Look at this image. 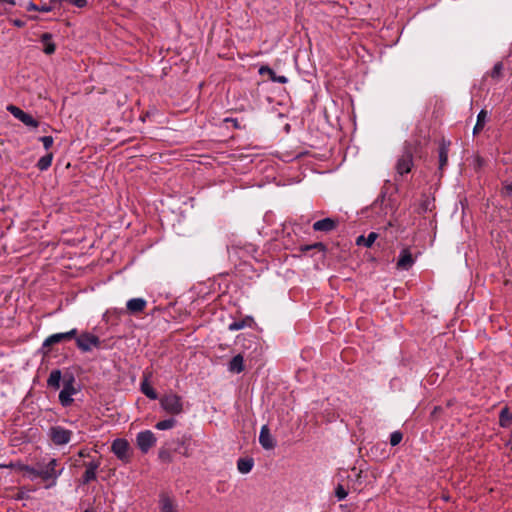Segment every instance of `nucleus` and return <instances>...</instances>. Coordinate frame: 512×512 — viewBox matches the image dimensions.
<instances>
[{"label":"nucleus","instance_id":"obj_1","mask_svg":"<svg viewBox=\"0 0 512 512\" xmlns=\"http://www.w3.org/2000/svg\"><path fill=\"white\" fill-rule=\"evenodd\" d=\"M159 403L161 408L171 415H180L184 411L182 397L173 392L164 394Z\"/></svg>","mask_w":512,"mask_h":512},{"label":"nucleus","instance_id":"obj_2","mask_svg":"<svg viewBox=\"0 0 512 512\" xmlns=\"http://www.w3.org/2000/svg\"><path fill=\"white\" fill-rule=\"evenodd\" d=\"M413 166V152L409 146H405L395 165L396 176L394 180L399 181L400 178L411 172Z\"/></svg>","mask_w":512,"mask_h":512},{"label":"nucleus","instance_id":"obj_3","mask_svg":"<svg viewBox=\"0 0 512 512\" xmlns=\"http://www.w3.org/2000/svg\"><path fill=\"white\" fill-rule=\"evenodd\" d=\"M57 459H51L44 467L41 468V479L49 482L45 488L49 489L56 485L58 477L62 474L64 468L57 469Z\"/></svg>","mask_w":512,"mask_h":512},{"label":"nucleus","instance_id":"obj_4","mask_svg":"<svg viewBox=\"0 0 512 512\" xmlns=\"http://www.w3.org/2000/svg\"><path fill=\"white\" fill-rule=\"evenodd\" d=\"M73 432L62 426H51L48 431V437L55 446H64L71 441Z\"/></svg>","mask_w":512,"mask_h":512},{"label":"nucleus","instance_id":"obj_5","mask_svg":"<svg viewBox=\"0 0 512 512\" xmlns=\"http://www.w3.org/2000/svg\"><path fill=\"white\" fill-rule=\"evenodd\" d=\"M111 451L122 462L128 463L131 460V449L128 441L123 438H117L112 442Z\"/></svg>","mask_w":512,"mask_h":512},{"label":"nucleus","instance_id":"obj_6","mask_svg":"<svg viewBox=\"0 0 512 512\" xmlns=\"http://www.w3.org/2000/svg\"><path fill=\"white\" fill-rule=\"evenodd\" d=\"M77 347L83 352H90L94 347H100L101 341L98 336L85 332L75 337Z\"/></svg>","mask_w":512,"mask_h":512},{"label":"nucleus","instance_id":"obj_7","mask_svg":"<svg viewBox=\"0 0 512 512\" xmlns=\"http://www.w3.org/2000/svg\"><path fill=\"white\" fill-rule=\"evenodd\" d=\"M73 384V376H70L68 380H64L63 389L59 393V402L63 407H68L73 403L72 395L76 394V389Z\"/></svg>","mask_w":512,"mask_h":512},{"label":"nucleus","instance_id":"obj_8","mask_svg":"<svg viewBox=\"0 0 512 512\" xmlns=\"http://www.w3.org/2000/svg\"><path fill=\"white\" fill-rule=\"evenodd\" d=\"M136 442L143 453H147L156 443V437L150 430H144L137 434Z\"/></svg>","mask_w":512,"mask_h":512},{"label":"nucleus","instance_id":"obj_9","mask_svg":"<svg viewBox=\"0 0 512 512\" xmlns=\"http://www.w3.org/2000/svg\"><path fill=\"white\" fill-rule=\"evenodd\" d=\"M7 110L19 121L29 127L36 128L39 125V122L32 117V115L24 112L17 106L9 105Z\"/></svg>","mask_w":512,"mask_h":512},{"label":"nucleus","instance_id":"obj_10","mask_svg":"<svg viewBox=\"0 0 512 512\" xmlns=\"http://www.w3.org/2000/svg\"><path fill=\"white\" fill-rule=\"evenodd\" d=\"M100 460H92L90 462H85L84 466L86 470L80 479V484L87 485L90 482L96 480L97 478V470L100 467Z\"/></svg>","mask_w":512,"mask_h":512},{"label":"nucleus","instance_id":"obj_11","mask_svg":"<svg viewBox=\"0 0 512 512\" xmlns=\"http://www.w3.org/2000/svg\"><path fill=\"white\" fill-rule=\"evenodd\" d=\"M77 333H78L77 329L74 328L68 332L52 334L49 337H47L45 339V341L43 342V348L50 347V346L60 343L62 341L71 340L77 336Z\"/></svg>","mask_w":512,"mask_h":512},{"label":"nucleus","instance_id":"obj_12","mask_svg":"<svg viewBox=\"0 0 512 512\" xmlns=\"http://www.w3.org/2000/svg\"><path fill=\"white\" fill-rule=\"evenodd\" d=\"M259 443L265 450H272L276 446V441L270 433L268 425H263L259 434Z\"/></svg>","mask_w":512,"mask_h":512},{"label":"nucleus","instance_id":"obj_13","mask_svg":"<svg viewBox=\"0 0 512 512\" xmlns=\"http://www.w3.org/2000/svg\"><path fill=\"white\" fill-rule=\"evenodd\" d=\"M413 264L414 259L409 249H402L398 257L397 268L402 270H409Z\"/></svg>","mask_w":512,"mask_h":512},{"label":"nucleus","instance_id":"obj_14","mask_svg":"<svg viewBox=\"0 0 512 512\" xmlns=\"http://www.w3.org/2000/svg\"><path fill=\"white\" fill-rule=\"evenodd\" d=\"M147 301L143 298H132L127 301L126 308L130 314H138L144 311Z\"/></svg>","mask_w":512,"mask_h":512},{"label":"nucleus","instance_id":"obj_15","mask_svg":"<svg viewBox=\"0 0 512 512\" xmlns=\"http://www.w3.org/2000/svg\"><path fill=\"white\" fill-rule=\"evenodd\" d=\"M338 222L332 218H324L313 224L314 231L330 232L337 227Z\"/></svg>","mask_w":512,"mask_h":512},{"label":"nucleus","instance_id":"obj_16","mask_svg":"<svg viewBox=\"0 0 512 512\" xmlns=\"http://www.w3.org/2000/svg\"><path fill=\"white\" fill-rule=\"evenodd\" d=\"M245 370L244 358L241 354L234 356L228 363V371L239 374Z\"/></svg>","mask_w":512,"mask_h":512},{"label":"nucleus","instance_id":"obj_17","mask_svg":"<svg viewBox=\"0 0 512 512\" xmlns=\"http://www.w3.org/2000/svg\"><path fill=\"white\" fill-rule=\"evenodd\" d=\"M259 74L268 75L270 80L273 82L285 84L288 82V78L284 75H277L273 69L269 66H261L259 69Z\"/></svg>","mask_w":512,"mask_h":512},{"label":"nucleus","instance_id":"obj_18","mask_svg":"<svg viewBox=\"0 0 512 512\" xmlns=\"http://www.w3.org/2000/svg\"><path fill=\"white\" fill-rule=\"evenodd\" d=\"M52 34L51 33H44L41 35V42L43 44V52L47 55H52L56 50V45L52 41Z\"/></svg>","mask_w":512,"mask_h":512},{"label":"nucleus","instance_id":"obj_19","mask_svg":"<svg viewBox=\"0 0 512 512\" xmlns=\"http://www.w3.org/2000/svg\"><path fill=\"white\" fill-rule=\"evenodd\" d=\"M62 373L59 369H54L50 372V375L47 379L48 387L58 390L60 388Z\"/></svg>","mask_w":512,"mask_h":512},{"label":"nucleus","instance_id":"obj_20","mask_svg":"<svg viewBox=\"0 0 512 512\" xmlns=\"http://www.w3.org/2000/svg\"><path fill=\"white\" fill-rule=\"evenodd\" d=\"M487 119H488V113L486 110L482 109L477 115V121L473 128L474 135L479 134L483 130V128L487 122Z\"/></svg>","mask_w":512,"mask_h":512},{"label":"nucleus","instance_id":"obj_21","mask_svg":"<svg viewBox=\"0 0 512 512\" xmlns=\"http://www.w3.org/2000/svg\"><path fill=\"white\" fill-rule=\"evenodd\" d=\"M252 323H253V318L250 316H247L244 319L236 320V321H233L232 323H230L228 326V329L230 331H238L245 327H250L252 325Z\"/></svg>","mask_w":512,"mask_h":512},{"label":"nucleus","instance_id":"obj_22","mask_svg":"<svg viewBox=\"0 0 512 512\" xmlns=\"http://www.w3.org/2000/svg\"><path fill=\"white\" fill-rule=\"evenodd\" d=\"M254 466L253 458H239L237 461V469L242 474L249 473Z\"/></svg>","mask_w":512,"mask_h":512},{"label":"nucleus","instance_id":"obj_23","mask_svg":"<svg viewBox=\"0 0 512 512\" xmlns=\"http://www.w3.org/2000/svg\"><path fill=\"white\" fill-rule=\"evenodd\" d=\"M378 238V234L376 232H370L367 237L364 235H360L356 239V244L358 246L371 247L375 240Z\"/></svg>","mask_w":512,"mask_h":512},{"label":"nucleus","instance_id":"obj_24","mask_svg":"<svg viewBox=\"0 0 512 512\" xmlns=\"http://www.w3.org/2000/svg\"><path fill=\"white\" fill-rule=\"evenodd\" d=\"M140 390L149 399H151V400L158 399L157 392L148 383V377H146V376L144 377V380L141 383Z\"/></svg>","mask_w":512,"mask_h":512},{"label":"nucleus","instance_id":"obj_25","mask_svg":"<svg viewBox=\"0 0 512 512\" xmlns=\"http://www.w3.org/2000/svg\"><path fill=\"white\" fill-rule=\"evenodd\" d=\"M448 145L444 142L439 147V170H444L448 163Z\"/></svg>","mask_w":512,"mask_h":512},{"label":"nucleus","instance_id":"obj_26","mask_svg":"<svg viewBox=\"0 0 512 512\" xmlns=\"http://www.w3.org/2000/svg\"><path fill=\"white\" fill-rule=\"evenodd\" d=\"M52 160H53V154L52 153H48L44 156H42L37 164H36V167L40 170V171H45L47 170L51 164H52Z\"/></svg>","mask_w":512,"mask_h":512},{"label":"nucleus","instance_id":"obj_27","mask_svg":"<svg viewBox=\"0 0 512 512\" xmlns=\"http://www.w3.org/2000/svg\"><path fill=\"white\" fill-rule=\"evenodd\" d=\"M499 422L502 427H508L512 424V413L508 408L501 410L499 415Z\"/></svg>","mask_w":512,"mask_h":512},{"label":"nucleus","instance_id":"obj_28","mask_svg":"<svg viewBox=\"0 0 512 512\" xmlns=\"http://www.w3.org/2000/svg\"><path fill=\"white\" fill-rule=\"evenodd\" d=\"M160 505L162 512H176L173 501L167 496L161 497Z\"/></svg>","mask_w":512,"mask_h":512},{"label":"nucleus","instance_id":"obj_29","mask_svg":"<svg viewBox=\"0 0 512 512\" xmlns=\"http://www.w3.org/2000/svg\"><path fill=\"white\" fill-rule=\"evenodd\" d=\"M176 424H177V421L175 418H168V419L159 421L155 425V428L158 430H168V429L175 427Z\"/></svg>","mask_w":512,"mask_h":512},{"label":"nucleus","instance_id":"obj_30","mask_svg":"<svg viewBox=\"0 0 512 512\" xmlns=\"http://www.w3.org/2000/svg\"><path fill=\"white\" fill-rule=\"evenodd\" d=\"M312 249L318 250V251L323 252V253H325L326 250H327L326 245L324 243H322V242H316L314 244L305 245V246L301 247V251L302 252H306V251H309V250H312Z\"/></svg>","mask_w":512,"mask_h":512},{"label":"nucleus","instance_id":"obj_31","mask_svg":"<svg viewBox=\"0 0 512 512\" xmlns=\"http://www.w3.org/2000/svg\"><path fill=\"white\" fill-rule=\"evenodd\" d=\"M22 470L26 471L27 473H29L32 480L36 479V478H41V468L37 469V468L31 467V466H28V465H24L22 467Z\"/></svg>","mask_w":512,"mask_h":512},{"label":"nucleus","instance_id":"obj_32","mask_svg":"<svg viewBox=\"0 0 512 512\" xmlns=\"http://www.w3.org/2000/svg\"><path fill=\"white\" fill-rule=\"evenodd\" d=\"M63 2V0H51V3H59V5ZM64 2H68L78 8H83L87 5V0H64Z\"/></svg>","mask_w":512,"mask_h":512},{"label":"nucleus","instance_id":"obj_33","mask_svg":"<svg viewBox=\"0 0 512 512\" xmlns=\"http://www.w3.org/2000/svg\"><path fill=\"white\" fill-rule=\"evenodd\" d=\"M348 495L347 490L344 488L342 484H338L335 488V496L336 498L341 501L344 500Z\"/></svg>","mask_w":512,"mask_h":512},{"label":"nucleus","instance_id":"obj_34","mask_svg":"<svg viewBox=\"0 0 512 512\" xmlns=\"http://www.w3.org/2000/svg\"><path fill=\"white\" fill-rule=\"evenodd\" d=\"M403 438V434L400 431H394L390 434V444L391 446L398 445Z\"/></svg>","mask_w":512,"mask_h":512},{"label":"nucleus","instance_id":"obj_35","mask_svg":"<svg viewBox=\"0 0 512 512\" xmlns=\"http://www.w3.org/2000/svg\"><path fill=\"white\" fill-rule=\"evenodd\" d=\"M502 70H503V64L501 62H497L491 70V73H490L491 77L492 78H500L502 75Z\"/></svg>","mask_w":512,"mask_h":512},{"label":"nucleus","instance_id":"obj_36","mask_svg":"<svg viewBox=\"0 0 512 512\" xmlns=\"http://www.w3.org/2000/svg\"><path fill=\"white\" fill-rule=\"evenodd\" d=\"M39 141L42 142V144L46 150L50 149L54 142L52 136H42L39 138Z\"/></svg>","mask_w":512,"mask_h":512},{"label":"nucleus","instance_id":"obj_37","mask_svg":"<svg viewBox=\"0 0 512 512\" xmlns=\"http://www.w3.org/2000/svg\"><path fill=\"white\" fill-rule=\"evenodd\" d=\"M59 5V3H49V5H41V6H38V11L40 12H50L52 11L53 9L57 8V6Z\"/></svg>","mask_w":512,"mask_h":512},{"label":"nucleus","instance_id":"obj_38","mask_svg":"<svg viewBox=\"0 0 512 512\" xmlns=\"http://www.w3.org/2000/svg\"><path fill=\"white\" fill-rule=\"evenodd\" d=\"M159 458L166 462L171 461V455H170L169 451L166 449H162L159 451Z\"/></svg>","mask_w":512,"mask_h":512},{"label":"nucleus","instance_id":"obj_39","mask_svg":"<svg viewBox=\"0 0 512 512\" xmlns=\"http://www.w3.org/2000/svg\"><path fill=\"white\" fill-rule=\"evenodd\" d=\"M503 190H504V193L506 195H512V182L509 183V184H506L504 187H503Z\"/></svg>","mask_w":512,"mask_h":512},{"label":"nucleus","instance_id":"obj_40","mask_svg":"<svg viewBox=\"0 0 512 512\" xmlns=\"http://www.w3.org/2000/svg\"><path fill=\"white\" fill-rule=\"evenodd\" d=\"M13 25L16 26V27H24L25 26V22L20 20V19H15L12 21Z\"/></svg>","mask_w":512,"mask_h":512},{"label":"nucleus","instance_id":"obj_41","mask_svg":"<svg viewBox=\"0 0 512 512\" xmlns=\"http://www.w3.org/2000/svg\"><path fill=\"white\" fill-rule=\"evenodd\" d=\"M28 11H38V5L34 4L33 2H29L27 5Z\"/></svg>","mask_w":512,"mask_h":512},{"label":"nucleus","instance_id":"obj_42","mask_svg":"<svg viewBox=\"0 0 512 512\" xmlns=\"http://www.w3.org/2000/svg\"><path fill=\"white\" fill-rule=\"evenodd\" d=\"M2 2H5L7 4H10L12 6H14L16 4L15 0H1Z\"/></svg>","mask_w":512,"mask_h":512},{"label":"nucleus","instance_id":"obj_43","mask_svg":"<svg viewBox=\"0 0 512 512\" xmlns=\"http://www.w3.org/2000/svg\"><path fill=\"white\" fill-rule=\"evenodd\" d=\"M79 456H80V457H86V456H87V454H86L83 450H81V451L79 452Z\"/></svg>","mask_w":512,"mask_h":512},{"label":"nucleus","instance_id":"obj_44","mask_svg":"<svg viewBox=\"0 0 512 512\" xmlns=\"http://www.w3.org/2000/svg\"><path fill=\"white\" fill-rule=\"evenodd\" d=\"M442 498H443L444 501H449L450 500V496L449 495H444Z\"/></svg>","mask_w":512,"mask_h":512},{"label":"nucleus","instance_id":"obj_45","mask_svg":"<svg viewBox=\"0 0 512 512\" xmlns=\"http://www.w3.org/2000/svg\"><path fill=\"white\" fill-rule=\"evenodd\" d=\"M360 477H361V471H359V472L357 473V480H359V479H360Z\"/></svg>","mask_w":512,"mask_h":512},{"label":"nucleus","instance_id":"obj_46","mask_svg":"<svg viewBox=\"0 0 512 512\" xmlns=\"http://www.w3.org/2000/svg\"><path fill=\"white\" fill-rule=\"evenodd\" d=\"M84 512H95V511L92 509H86Z\"/></svg>","mask_w":512,"mask_h":512}]
</instances>
